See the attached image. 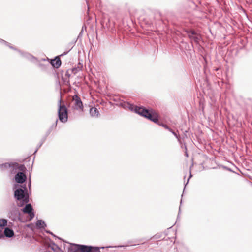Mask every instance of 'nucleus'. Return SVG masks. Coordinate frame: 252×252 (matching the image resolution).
Returning a JSON list of instances; mask_svg holds the SVG:
<instances>
[{"instance_id":"obj_32","label":"nucleus","mask_w":252,"mask_h":252,"mask_svg":"<svg viewBox=\"0 0 252 252\" xmlns=\"http://www.w3.org/2000/svg\"><path fill=\"white\" fill-rule=\"evenodd\" d=\"M126 247V246H124V245H119V246H107L106 247V248H113V247H115V248H116V247Z\"/></svg>"},{"instance_id":"obj_39","label":"nucleus","mask_w":252,"mask_h":252,"mask_svg":"<svg viewBox=\"0 0 252 252\" xmlns=\"http://www.w3.org/2000/svg\"><path fill=\"white\" fill-rule=\"evenodd\" d=\"M185 155H186V157H188V153H187V152H185Z\"/></svg>"},{"instance_id":"obj_21","label":"nucleus","mask_w":252,"mask_h":252,"mask_svg":"<svg viewBox=\"0 0 252 252\" xmlns=\"http://www.w3.org/2000/svg\"><path fill=\"white\" fill-rule=\"evenodd\" d=\"M38 66L39 67V68L43 71H45L47 69V68L48 66H49V64L45 65L41 63H39L38 64Z\"/></svg>"},{"instance_id":"obj_22","label":"nucleus","mask_w":252,"mask_h":252,"mask_svg":"<svg viewBox=\"0 0 252 252\" xmlns=\"http://www.w3.org/2000/svg\"><path fill=\"white\" fill-rule=\"evenodd\" d=\"M128 107L129 109L131 111H134V112H135L136 113L135 109L137 107H139L137 106H135L133 104H129V103H128Z\"/></svg>"},{"instance_id":"obj_11","label":"nucleus","mask_w":252,"mask_h":252,"mask_svg":"<svg viewBox=\"0 0 252 252\" xmlns=\"http://www.w3.org/2000/svg\"><path fill=\"white\" fill-rule=\"evenodd\" d=\"M50 64L55 68H59L61 65L62 62L59 56L55 57L54 59H51Z\"/></svg>"},{"instance_id":"obj_43","label":"nucleus","mask_w":252,"mask_h":252,"mask_svg":"<svg viewBox=\"0 0 252 252\" xmlns=\"http://www.w3.org/2000/svg\"><path fill=\"white\" fill-rule=\"evenodd\" d=\"M101 248H102V249H104V247H101Z\"/></svg>"},{"instance_id":"obj_33","label":"nucleus","mask_w":252,"mask_h":252,"mask_svg":"<svg viewBox=\"0 0 252 252\" xmlns=\"http://www.w3.org/2000/svg\"><path fill=\"white\" fill-rule=\"evenodd\" d=\"M189 173H190L189 176V178H188V179L187 182V183L186 184V185H185V187H186V185L188 184V182H189V179H190V178L192 177V175H191V171H190H190H189ZM185 188V187H184V188Z\"/></svg>"},{"instance_id":"obj_19","label":"nucleus","mask_w":252,"mask_h":252,"mask_svg":"<svg viewBox=\"0 0 252 252\" xmlns=\"http://www.w3.org/2000/svg\"><path fill=\"white\" fill-rule=\"evenodd\" d=\"M7 224V220L5 219H0V228L3 227Z\"/></svg>"},{"instance_id":"obj_8","label":"nucleus","mask_w":252,"mask_h":252,"mask_svg":"<svg viewBox=\"0 0 252 252\" xmlns=\"http://www.w3.org/2000/svg\"><path fill=\"white\" fill-rule=\"evenodd\" d=\"M1 43L7 46H8L10 48H11L12 49L18 51L21 56L28 59L29 60H30L31 61H33L34 60H37V58L36 57H34L33 56H32V55H31V54L28 53H26V52L25 53V52H22V51L18 50L17 49L15 48V47H13L12 46H11L9 43H8L9 45H6L5 44H4L3 43Z\"/></svg>"},{"instance_id":"obj_27","label":"nucleus","mask_w":252,"mask_h":252,"mask_svg":"<svg viewBox=\"0 0 252 252\" xmlns=\"http://www.w3.org/2000/svg\"><path fill=\"white\" fill-rule=\"evenodd\" d=\"M93 252H101L100 251V248L97 247H94Z\"/></svg>"},{"instance_id":"obj_9","label":"nucleus","mask_w":252,"mask_h":252,"mask_svg":"<svg viewBox=\"0 0 252 252\" xmlns=\"http://www.w3.org/2000/svg\"><path fill=\"white\" fill-rule=\"evenodd\" d=\"M72 99L74 102V108L77 110H83V105L80 97L75 94L73 96Z\"/></svg>"},{"instance_id":"obj_40","label":"nucleus","mask_w":252,"mask_h":252,"mask_svg":"<svg viewBox=\"0 0 252 252\" xmlns=\"http://www.w3.org/2000/svg\"><path fill=\"white\" fill-rule=\"evenodd\" d=\"M81 34H82V32H80V33H79L78 37H79L80 35H81Z\"/></svg>"},{"instance_id":"obj_1","label":"nucleus","mask_w":252,"mask_h":252,"mask_svg":"<svg viewBox=\"0 0 252 252\" xmlns=\"http://www.w3.org/2000/svg\"><path fill=\"white\" fill-rule=\"evenodd\" d=\"M14 198L17 206L22 207L30 201V195L26 184H14L13 186Z\"/></svg>"},{"instance_id":"obj_12","label":"nucleus","mask_w":252,"mask_h":252,"mask_svg":"<svg viewBox=\"0 0 252 252\" xmlns=\"http://www.w3.org/2000/svg\"><path fill=\"white\" fill-rule=\"evenodd\" d=\"M11 165H13V162L1 164H0V170L1 171H9Z\"/></svg>"},{"instance_id":"obj_5","label":"nucleus","mask_w":252,"mask_h":252,"mask_svg":"<svg viewBox=\"0 0 252 252\" xmlns=\"http://www.w3.org/2000/svg\"><path fill=\"white\" fill-rule=\"evenodd\" d=\"M73 247L68 249V252H89L93 250L94 247L80 244H70Z\"/></svg>"},{"instance_id":"obj_6","label":"nucleus","mask_w":252,"mask_h":252,"mask_svg":"<svg viewBox=\"0 0 252 252\" xmlns=\"http://www.w3.org/2000/svg\"><path fill=\"white\" fill-rule=\"evenodd\" d=\"M24 206V207L21 209V211L24 214H28L29 217V218L28 220H25V221H30L35 216L32 204L29 203H26Z\"/></svg>"},{"instance_id":"obj_34","label":"nucleus","mask_w":252,"mask_h":252,"mask_svg":"<svg viewBox=\"0 0 252 252\" xmlns=\"http://www.w3.org/2000/svg\"><path fill=\"white\" fill-rule=\"evenodd\" d=\"M70 49L68 51H67L66 52H64V53H63V54H61L60 56H63L64 55H65L66 54H67L69 51H70Z\"/></svg>"},{"instance_id":"obj_3","label":"nucleus","mask_w":252,"mask_h":252,"mask_svg":"<svg viewBox=\"0 0 252 252\" xmlns=\"http://www.w3.org/2000/svg\"><path fill=\"white\" fill-rule=\"evenodd\" d=\"M61 101L60 99L58 104V118L61 122L65 123L68 120V110L64 104H61Z\"/></svg>"},{"instance_id":"obj_38","label":"nucleus","mask_w":252,"mask_h":252,"mask_svg":"<svg viewBox=\"0 0 252 252\" xmlns=\"http://www.w3.org/2000/svg\"><path fill=\"white\" fill-rule=\"evenodd\" d=\"M180 211H181V210H180V207H179V210L178 215H179V214H180ZM178 218H179V215H178L177 219H178Z\"/></svg>"},{"instance_id":"obj_41","label":"nucleus","mask_w":252,"mask_h":252,"mask_svg":"<svg viewBox=\"0 0 252 252\" xmlns=\"http://www.w3.org/2000/svg\"><path fill=\"white\" fill-rule=\"evenodd\" d=\"M224 168H226L228 170L231 171V170L229 168H226V167H224Z\"/></svg>"},{"instance_id":"obj_10","label":"nucleus","mask_w":252,"mask_h":252,"mask_svg":"<svg viewBox=\"0 0 252 252\" xmlns=\"http://www.w3.org/2000/svg\"><path fill=\"white\" fill-rule=\"evenodd\" d=\"M14 179L16 183L19 184H23L26 181L27 179V176L24 173L22 172H18L16 174L14 177Z\"/></svg>"},{"instance_id":"obj_17","label":"nucleus","mask_w":252,"mask_h":252,"mask_svg":"<svg viewBox=\"0 0 252 252\" xmlns=\"http://www.w3.org/2000/svg\"><path fill=\"white\" fill-rule=\"evenodd\" d=\"M49 247L54 252H60L62 251L61 249L59 248V247L57 245H56L54 242H52L51 244L49 245Z\"/></svg>"},{"instance_id":"obj_4","label":"nucleus","mask_w":252,"mask_h":252,"mask_svg":"<svg viewBox=\"0 0 252 252\" xmlns=\"http://www.w3.org/2000/svg\"><path fill=\"white\" fill-rule=\"evenodd\" d=\"M7 217L13 221L18 219L20 222H25V219L21 216L18 208L14 204L9 209Z\"/></svg>"},{"instance_id":"obj_36","label":"nucleus","mask_w":252,"mask_h":252,"mask_svg":"<svg viewBox=\"0 0 252 252\" xmlns=\"http://www.w3.org/2000/svg\"><path fill=\"white\" fill-rule=\"evenodd\" d=\"M4 237L3 234L2 233V231L0 230V239L1 238H3Z\"/></svg>"},{"instance_id":"obj_37","label":"nucleus","mask_w":252,"mask_h":252,"mask_svg":"<svg viewBox=\"0 0 252 252\" xmlns=\"http://www.w3.org/2000/svg\"><path fill=\"white\" fill-rule=\"evenodd\" d=\"M41 61H46V60H48V61H50V60L48 58H47V59H44V58H42L41 59Z\"/></svg>"},{"instance_id":"obj_25","label":"nucleus","mask_w":252,"mask_h":252,"mask_svg":"<svg viewBox=\"0 0 252 252\" xmlns=\"http://www.w3.org/2000/svg\"><path fill=\"white\" fill-rule=\"evenodd\" d=\"M161 126H162V127H163L164 128H165L166 129L169 130V131H171V129L166 124H159Z\"/></svg>"},{"instance_id":"obj_7","label":"nucleus","mask_w":252,"mask_h":252,"mask_svg":"<svg viewBox=\"0 0 252 252\" xmlns=\"http://www.w3.org/2000/svg\"><path fill=\"white\" fill-rule=\"evenodd\" d=\"M188 37L191 40L196 43H198L201 40L200 35L196 32L194 30L188 29L186 31Z\"/></svg>"},{"instance_id":"obj_14","label":"nucleus","mask_w":252,"mask_h":252,"mask_svg":"<svg viewBox=\"0 0 252 252\" xmlns=\"http://www.w3.org/2000/svg\"><path fill=\"white\" fill-rule=\"evenodd\" d=\"M3 235L8 238H11L14 235V231L10 228L6 227L4 230Z\"/></svg>"},{"instance_id":"obj_24","label":"nucleus","mask_w":252,"mask_h":252,"mask_svg":"<svg viewBox=\"0 0 252 252\" xmlns=\"http://www.w3.org/2000/svg\"><path fill=\"white\" fill-rule=\"evenodd\" d=\"M11 167H10V168L9 169V171L11 173V174H15V173H17V172L18 170H15V169H14V167H13V165H11Z\"/></svg>"},{"instance_id":"obj_28","label":"nucleus","mask_w":252,"mask_h":252,"mask_svg":"<svg viewBox=\"0 0 252 252\" xmlns=\"http://www.w3.org/2000/svg\"><path fill=\"white\" fill-rule=\"evenodd\" d=\"M171 132L175 136V137L178 139V140H179V136L171 129V131H169Z\"/></svg>"},{"instance_id":"obj_26","label":"nucleus","mask_w":252,"mask_h":252,"mask_svg":"<svg viewBox=\"0 0 252 252\" xmlns=\"http://www.w3.org/2000/svg\"><path fill=\"white\" fill-rule=\"evenodd\" d=\"M58 121V119H57L55 121V123H54L49 128L51 129V130H53V129L57 126Z\"/></svg>"},{"instance_id":"obj_23","label":"nucleus","mask_w":252,"mask_h":252,"mask_svg":"<svg viewBox=\"0 0 252 252\" xmlns=\"http://www.w3.org/2000/svg\"><path fill=\"white\" fill-rule=\"evenodd\" d=\"M79 70V68H76V67H74V68H72L71 70H70V72L71 73H73L74 74H76Z\"/></svg>"},{"instance_id":"obj_18","label":"nucleus","mask_w":252,"mask_h":252,"mask_svg":"<svg viewBox=\"0 0 252 252\" xmlns=\"http://www.w3.org/2000/svg\"><path fill=\"white\" fill-rule=\"evenodd\" d=\"M36 225L38 228H44L46 227V224L42 220H38L36 223Z\"/></svg>"},{"instance_id":"obj_16","label":"nucleus","mask_w":252,"mask_h":252,"mask_svg":"<svg viewBox=\"0 0 252 252\" xmlns=\"http://www.w3.org/2000/svg\"><path fill=\"white\" fill-rule=\"evenodd\" d=\"M90 114L92 117H98L99 116V112L96 107H92L90 109Z\"/></svg>"},{"instance_id":"obj_13","label":"nucleus","mask_w":252,"mask_h":252,"mask_svg":"<svg viewBox=\"0 0 252 252\" xmlns=\"http://www.w3.org/2000/svg\"><path fill=\"white\" fill-rule=\"evenodd\" d=\"M13 166H14V169L15 170H19V172H23L26 170V168L23 164H19L16 162H13Z\"/></svg>"},{"instance_id":"obj_2","label":"nucleus","mask_w":252,"mask_h":252,"mask_svg":"<svg viewBox=\"0 0 252 252\" xmlns=\"http://www.w3.org/2000/svg\"><path fill=\"white\" fill-rule=\"evenodd\" d=\"M136 113L150 120V121L158 123V116L154 114L152 109H147L144 107H137L136 109Z\"/></svg>"},{"instance_id":"obj_20","label":"nucleus","mask_w":252,"mask_h":252,"mask_svg":"<svg viewBox=\"0 0 252 252\" xmlns=\"http://www.w3.org/2000/svg\"><path fill=\"white\" fill-rule=\"evenodd\" d=\"M46 137H43L42 138V139H41V141L40 142V143L38 144V145L37 146V148L35 151L34 153H36L38 149L42 145V144L45 142V141H46Z\"/></svg>"},{"instance_id":"obj_42","label":"nucleus","mask_w":252,"mask_h":252,"mask_svg":"<svg viewBox=\"0 0 252 252\" xmlns=\"http://www.w3.org/2000/svg\"><path fill=\"white\" fill-rule=\"evenodd\" d=\"M182 202V200L181 199V201H180V204H181Z\"/></svg>"},{"instance_id":"obj_31","label":"nucleus","mask_w":252,"mask_h":252,"mask_svg":"<svg viewBox=\"0 0 252 252\" xmlns=\"http://www.w3.org/2000/svg\"><path fill=\"white\" fill-rule=\"evenodd\" d=\"M0 43H3L5 44L6 45H9L8 42H7V41H6L1 38H0Z\"/></svg>"},{"instance_id":"obj_15","label":"nucleus","mask_w":252,"mask_h":252,"mask_svg":"<svg viewBox=\"0 0 252 252\" xmlns=\"http://www.w3.org/2000/svg\"><path fill=\"white\" fill-rule=\"evenodd\" d=\"M70 72V70H67L65 73V77L63 76H62V80H63L64 83L66 85H69V78L70 77L71 75Z\"/></svg>"},{"instance_id":"obj_30","label":"nucleus","mask_w":252,"mask_h":252,"mask_svg":"<svg viewBox=\"0 0 252 252\" xmlns=\"http://www.w3.org/2000/svg\"><path fill=\"white\" fill-rule=\"evenodd\" d=\"M46 233H48V234H51V235H53L54 237H56V238H58V239H60V238L58 237L57 236H56L55 235H54V234L52 232H51L50 231H49V230H46Z\"/></svg>"},{"instance_id":"obj_29","label":"nucleus","mask_w":252,"mask_h":252,"mask_svg":"<svg viewBox=\"0 0 252 252\" xmlns=\"http://www.w3.org/2000/svg\"><path fill=\"white\" fill-rule=\"evenodd\" d=\"M51 129L49 128L48 130L47 131L44 137H46V138L48 137V136L50 134V133L52 132Z\"/></svg>"},{"instance_id":"obj_35","label":"nucleus","mask_w":252,"mask_h":252,"mask_svg":"<svg viewBox=\"0 0 252 252\" xmlns=\"http://www.w3.org/2000/svg\"><path fill=\"white\" fill-rule=\"evenodd\" d=\"M31 179H30L29 181L28 182V188H29V189H31Z\"/></svg>"}]
</instances>
